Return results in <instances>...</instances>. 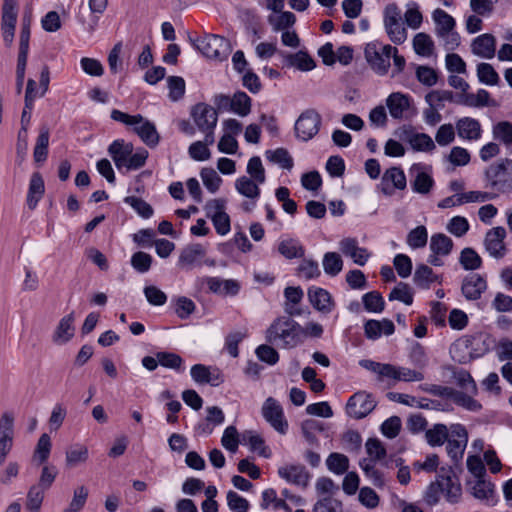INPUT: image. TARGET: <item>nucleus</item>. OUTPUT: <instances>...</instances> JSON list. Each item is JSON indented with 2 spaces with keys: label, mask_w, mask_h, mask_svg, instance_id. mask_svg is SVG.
Returning a JSON list of instances; mask_svg holds the SVG:
<instances>
[{
  "label": "nucleus",
  "mask_w": 512,
  "mask_h": 512,
  "mask_svg": "<svg viewBox=\"0 0 512 512\" xmlns=\"http://www.w3.org/2000/svg\"><path fill=\"white\" fill-rule=\"evenodd\" d=\"M452 469L442 467L436 480L428 486L425 493V501L428 505L434 506L443 494L450 503H457L460 500L462 489L458 479L452 476Z\"/></svg>",
  "instance_id": "nucleus-2"
},
{
  "label": "nucleus",
  "mask_w": 512,
  "mask_h": 512,
  "mask_svg": "<svg viewBox=\"0 0 512 512\" xmlns=\"http://www.w3.org/2000/svg\"><path fill=\"white\" fill-rule=\"evenodd\" d=\"M425 101L429 106L436 105L439 108L444 107V102H455L456 98L450 90H433L425 96Z\"/></svg>",
  "instance_id": "nucleus-57"
},
{
  "label": "nucleus",
  "mask_w": 512,
  "mask_h": 512,
  "mask_svg": "<svg viewBox=\"0 0 512 512\" xmlns=\"http://www.w3.org/2000/svg\"><path fill=\"white\" fill-rule=\"evenodd\" d=\"M326 465L329 471L342 475L349 469V459L344 454L333 452L327 457Z\"/></svg>",
  "instance_id": "nucleus-45"
},
{
  "label": "nucleus",
  "mask_w": 512,
  "mask_h": 512,
  "mask_svg": "<svg viewBox=\"0 0 512 512\" xmlns=\"http://www.w3.org/2000/svg\"><path fill=\"white\" fill-rule=\"evenodd\" d=\"M243 438L249 445L251 451L257 452L264 458H269L271 456L269 448L265 445L264 439L260 435L248 431L243 435Z\"/></svg>",
  "instance_id": "nucleus-48"
},
{
  "label": "nucleus",
  "mask_w": 512,
  "mask_h": 512,
  "mask_svg": "<svg viewBox=\"0 0 512 512\" xmlns=\"http://www.w3.org/2000/svg\"><path fill=\"white\" fill-rule=\"evenodd\" d=\"M437 389L441 390L439 394H445L451 397L456 405L461 406L469 411L476 412L482 408L481 404L472 397V394L463 391L453 390L448 387L438 386Z\"/></svg>",
  "instance_id": "nucleus-26"
},
{
  "label": "nucleus",
  "mask_w": 512,
  "mask_h": 512,
  "mask_svg": "<svg viewBox=\"0 0 512 512\" xmlns=\"http://www.w3.org/2000/svg\"><path fill=\"white\" fill-rule=\"evenodd\" d=\"M247 173L250 175L249 178L253 179L255 182H258L259 184L265 183V169L259 156H253L249 159L247 164Z\"/></svg>",
  "instance_id": "nucleus-61"
},
{
  "label": "nucleus",
  "mask_w": 512,
  "mask_h": 512,
  "mask_svg": "<svg viewBox=\"0 0 512 512\" xmlns=\"http://www.w3.org/2000/svg\"><path fill=\"white\" fill-rule=\"evenodd\" d=\"M251 98L243 91L236 92L232 97L231 111L241 117L251 112Z\"/></svg>",
  "instance_id": "nucleus-44"
},
{
  "label": "nucleus",
  "mask_w": 512,
  "mask_h": 512,
  "mask_svg": "<svg viewBox=\"0 0 512 512\" xmlns=\"http://www.w3.org/2000/svg\"><path fill=\"white\" fill-rule=\"evenodd\" d=\"M278 251L287 259L302 258L305 254L304 247L294 239L283 240L279 243Z\"/></svg>",
  "instance_id": "nucleus-43"
},
{
  "label": "nucleus",
  "mask_w": 512,
  "mask_h": 512,
  "mask_svg": "<svg viewBox=\"0 0 512 512\" xmlns=\"http://www.w3.org/2000/svg\"><path fill=\"white\" fill-rule=\"evenodd\" d=\"M45 191L44 181L40 173L35 172L32 174L29 190L27 194V205L30 209H34Z\"/></svg>",
  "instance_id": "nucleus-33"
},
{
  "label": "nucleus",
  "mask_w": 512,
  "mask_h": 512,
  "mask_svg": "<svg viewBox=\"0 0 512 512\" xmlns=\"http://www.w3.org/2000/svg\"><path fill=\"white\" fill-rule=\"evenodd\" d=\"M308 299L310 304L322 313H330L333 309L331 294L320 287H311L308 289Z\"/></svg>",
  "instance_id": "nucleus-28"
},
{
  "label": "nucleus",
  "mask_w": 512,
  "mask_h": 512,
  "mask_svg": "<svg viewBox=\"0 0 512 512\" xmlns=\"http://www.w3.org/2000/svg\"><path fill=\"white\" fill-rule=\"evenodd\" d=\"M263 418L279 433L285 434L288 423L284 418L281 405L273 397H268L262 406Z\"/></svg>",
  "instance_id": "nucleus-13"
},
{
  "label": "nucleus",
  "mask_w": 512,
  "mask_h": 512,
  "mask_svg": "<svg viewBox=\"0 0 512 512\" xmlns=\"http://www.w3.org/2000/svg\"><path fill=\"white\" fill-rule=\"evenodd\" d=\"M488 187L498 194L512 193V160L506 158L490 165L485 170Z\"/></svg>",
  "instance_id": "nucleus-4"
},
{
  "label": "nucleus",
  "mask_w": 512,
  "mask_h": 512,
  "mask_svg": "<svg viewBox=\"0 0 512 512\" xmlns=\"http://www.w3.org/2000/svg\"><path fill=\"white\" fill-rule=\"evenodd\" d=\"M265 338L270 344L291 349L302 342V326L290 317L281 316L268 327Z\"/></svg>",
  "instance_id": "nucleus-1"
},
{
  "label": "nucleus",
  "mask_w": 512,
  "mask_h": 512,
  "mask_svg": "<svg viewBox=\"0 0 512 512\" xmlns=\"http://www.w3.org/2000/svg\"><path fill=\"white\" fill-rule=\"evenodd\" d=\"M506 236V229L502 226L493 227L486 232L484 247L491 257L501 259L506 255L507 247L504 242Z\"/></svg>",
  "instance_id": "nucleus-12"
},
{
  "label": "nucleus",
  "mask_w": 512,
  "mask_h": 512,
  "mask_svg": "<svg viewBox=\"0 0 512 512\" xmlns=\"http://www.w3.org/2000/svg\"><path fill=\"white\" fill-rule=\"evenodd\" d=\"M413 49L419 56L430 57L434 51V42L430 35L420 32L413 38Z\"/></svg>",
  "instance_id": "nucleus-42"
},
{
  "label": "nucleus",
  "mask_w": 512,
  "mask_h": 512,
  "mask_svg": "<svg viewBox=\"0 0 512 512\" xmlns=\"http://www.w3.org/2000/svg\"><path fill=\"white\" fill-rule=\"evenodd\" d=\"M133 152L132 143H126L122 139L113 141L108 147V153L115 163L118 170L126 165V159Z\"/></svg>",
  "instance_id": "nucleus-30"
},
{
  "label": "nucleus",
  "mask_w": 512,
  "mask_h": 512,
  "mask_svg": "<svg viewBox=\"0 0 512 512\" xmlns=\"http://www.w3.org/2000/svg\"><path fill=\"white\" fill-rule=\"evenodd\" d=\"M459 262L465 270H476L482 266V258L470 247H466L461 251Z\"/></svg>",
  "instance_id": "nucleus-50"
},
{
  "label": "nucleus",
  "mask_w": 512,
  "mask_h": 512,
  "mask_svg": "<svg viewBox=\"0 0 512 512\" xmlns=\"http://www.w3.org/2000/svg\"><path fill=\"white\" fill-rule=\"evenodd\" d=\"M377 403L373 396L365 391L354 393L346 404L348 416L354 419H362L369 415L376 407Z\"/></svg>",
  "instance_id": "nucleus-10"
},
{
  "label": "nucleus",
  "mask_w": 512,
  "mask_h": 512,
  "mask_svg": "<svg viewBox=\"0 0 512 512\" xmlns=\"http://www.w3.org/2000/svg\"><path fill=\"white\" fill-rule=\"evenodd\" d=\"M340 251L347 257H350L355 264L364 266L368 261L370 254L366 248L359 247L355 238L347 237L339 242Z\"/></svg>",
  "instance_id": "nucleus-20"
},
{
  "label": "nucleus",
  "mask_w": 512,
  "mask_h": 512,
  "mask_svg": "<svg viewBox=\"0 0 512 512\" xmlns=\"http://www.w3.org/2000/svg\"><path fill=\"white\" fill-rule=\"evenodd\" d=\"M432 18L435 23L436 36L442 35L445 32H449L450 30L455 29V19L441 8L434 10Z\"/></svg>",
  "instance_id": "nucleus-38"
},
{
  "label": "nucleus",
  "mask_w": 512,
  "mask_h": 512,
  "mask_svg": "<svg viewBox=\"0 0 512 512\" xmlns=\"http://www.w3.org/2000/svg\"><path fill=\"white\" fill-rule=\"evenodd\" d=\"M191 117L199 131L204 133L209 144L215 142L214 131L218 122V113L215 108L206 103H197L192 107Z\"/></svg>",
  "instance_id": "nucleus-8"
},
{
  "label": "nucleus",
  "mask_w": 512,
  "mask_h": 512,
  "mask_svg": "<svg viewBox=\"0 0 512 512\" xmlns=\"http://www.w3.org/2000/svg\"><path fill=\"white\" fill-rule=\"evenodd\" d=\"M364 308L368 312L380 313L385 308V301L378 291H371L362 296Z\"/></svg>",
  "instance_id": "nucleus-54"
},
{
  "label": "nucleus",
  "mask_w": 512,
  "mask_h": 512,
  "mask_svg": "<svg viewBox=\"0 0 512 512\" xmlns=\"http://www.w3.org/2000/svg\"><path fill=\"white\" fill-rule=\"evenodd\" d=\"M467 486L475 498L485 501L488 505H493L496 502L494 485L486 481L484 477L468 481Z\"/></svg>",
  "instance_id": "nucleus-22"
},
{
  "label": "nucleus",
  "mask_w": 512,
  "mask_h": 512,
  "mask_svg": "<svg viewBox=\"0 0 512 512\" xmlns=\"http://www.w3.org/2000/svg\"><path fill=\"white\" fill-rule=\"evenodd\" d=\"M259 185L258 182L247 176L239 177L235 181L236 191L242 196L253 200H257L260 197L261 190Z\"/></svg>",
  "instance_id": "nucleus-36"
},
{
  "label": "nucleus",
  "mask_w": 512,
  "mask_h": 512,
  "mask_svg": "<svg viewBox=\"0 0 512 512\" xmlns=\"http://www.w3.org/2000/svg\"><path fill=\"white\" fill-rule=\"evenodd\" d=\"M206 255V249L200 243L186 246L180 253L178 264L187 269L202 265V259Z\"/></svg>",
  "instance_id": "nucleus-21"
},
{
  "label": "nucleus",
  "mask_w": 512,
  "mask_h": 512,
  "mask_svg": "<svg viewBox=\"0 0 512 512\" xmlns=\"http://www.w3.org/2000/svg\"><path fill=\"white\" fill-rule=\"evenodd\" d=\"M45 491L40 486H31L27 494L26 508L31 512H39Z\"/></svg>",
  "instance_id": "nucleus-63"
},
{
  "label": "nucleus",
  "mask_w": 512,
  "mask_h": 512,
  "mask_svg": "<svg viewBox=\"0 0 512 512\" xmlns=\"http://www.w3.org/2000/svg\"><path fill=\"white\" fill-rule=\"evenodd\" d=\"M361 469L365 473L366 477H368L374 486L383 487L385 485V480L383 474L375 468V464L372 459H363L359 463Z\"/></svg>",
  "instance_id": "nucleus-56"
},
{
  "label": "nucleus",
  "mask_w": 512,
  "mask_h": 512,
  "mask_svg": "<svg viewBox=\"0 0 512 512\" xmlns=\"http://www.w3.org/2000/svg\"><path fill=\"white\" fill-rule=\"evenodd\" d=\"M111 118L126 126H132L133 131L139 136L142 142L150 148H155L160 142V135L153 122L145 119L142 115H129L118 109L111 111Z\"/></svg>",
  "instance_id": "nucleus-3"
},
{
  "label": "nucleus",
  "mask_w": 512,
  "mask_h": 512,
  "mask_svg": "<svg viewBox=\"0 0 512 512\" xmlns=\"http://www.w3.org/2000/svg\"><path fill=\"white\" fill-rule=\"evenodd\" d=\"M89 458V451L85 445L75 444L65 453L66 466L69 468L84 464Z\"/></svg>",
  "instance_id": "nucleus-37"
},
{
  "label": "nucleus",
  "mask_w": 512,
  "mask_h": 512,
  "mask_svg": "<svg viewBox=\"0 0 512 512\" xmlns=\"http://www.w3.org/2000/svg\"><path fill=\"white\" fill-rule=\"evenodd\" d=\"M74 323V313L71 312L70 314L64 316L58 323L53 336L52 340L57 345H63L70 341L74 336L75 327L73 325Z\"/></svg>",
  "instance_id": "nucleus-31"
},
{
  "label": "nucleus",
  "mask_w": 512,
  "mask_h": 512,
  "mask_svg": "<svg viewBox=\"0 0 512 512\" xmlns=\"http://www.w3.org/2000/svg\"><path fill=\"white\" fill-rule=\"evenodd\" d=\"M207 215L211 217L215 230L220 235H226L230 231V217L224 211L225 202L222 199H214L206 205Z\"/></svg>",
  "instance_id": "nucleus-16"
},
{
  "label": "nucleus",
  "mask_w": 512,
  "mask_h": 512,
  "mask_svg": "<svg viewBox=\"0 0 512 512\" xmlns=\"http://www.w3.org/2000/svg\"><path fill=\"white\" fill-rule=\"evenodd\" d=\"M455 129L458 137L464 141L476 142L481 139L483 129L480 121L465 116L456 120Z\"/></svg>",
  "instance_id": "nucleus-17"
},
{
  "label": "nucleus",
  "mask_w": 512,
  "mask_h": 512,
  "mask_svg": "<svg viewBox=\"0 0 512 512\" xmlns=\"http://www.w3.org/2000/svg\"><path fill=\"white\" fill-rule=\"evenodd\" d=\"M192 45L207 58L223 61L231 52L230 42L222 36L206 34L202 38L191 39Z\"/></svg>",
  "instance_id": "nucleus-6"
},
{
  "label": "nucleus",
  "mask_w": 512,
  "mask_h": 512,
  "mask_svg": "<svg viewBox=\"0 0 512 512\" xmlns=\"http://www.w3.org/2000/svg\"><path fill=\"white\" fill-rule=\"evenodd\" d=\"M493 138L505 146L512 145V123L509 121H500L492 128Z\"/></svg>",
  "instance_id": "nucleus-51"
},
{
  "label": "nucleus",
  "mask_w": 512,
  "mask_h": 512,
  "mask_svg": "<svg viewBox=\"0 0 512 512\" xmlns=\"http://www.w3.org/2000/svg\"><path fill=\"white\" fill-rule=\"evenodd\" d=\"M267 158L278 164L281 168L291 170L293 168V158L284 148H277L274 151H267Z\"/></svg>",
  "instance_id": "nucleus-62"
},
{
  "label": "nucleus",
  "mask_w": 512,
  "mask_h": 512,
  "mask_svg": "<svg viewBox=\"0 0 512 512\" xmlns=\"http://www.w3.org/2000/svg\"><path fill=\"white\" fill-rule=\"evenodd\" d=\"M434 186L433 178L426 172H418L411 181V188L415 193L428 194Z\"/></svg>",
  "instance_id": "nucleus-60"
},
{
  "label": "nucleus",
  "mask_w": 512,
  "mask_h": 512,
  "mask_svg": "<svg viewBox=\"0 0 512 512\" xmlns=\"http://www.w3.org/2000/svg\"><path fill=\"white\" fill-rule=\"evenodd\" d=\"M284 64L288 67H295L301 71H310L314 69L315 62L313 58L305 51H298L294 54L282 53Z\"/></svg>",
  "instance_id": "nucleus-32"
},
{
  "label": "nucleus",
  "mask_w": 512,
  "mask_h": 512,
  "mask_svg": "<svg viewBox=\"0 0 512 512\" xmlns=\"http://www.w3.org/2000/svg\"><path fill=\"white\" fill-rule=\"evenodd\" d=\"M14 439V415L11 412H4L0 417V465L13 447Z\"/></svg>",
  "instance_id": "nucleus-15"
},
{
  "label": "nucleus",
  "mask_w": 512,
  "mask_h": 512,
  "mask_svg": "<svg viewBox=\"0 0 512 512\" xmlns=\"http://www.w3.org/2000/svg\"><path fill=\"white\" fill-rule=\"evenodd\" d=\"M389 379L398 380V381H422L424 379V375L422 372L413 370L407 367H396L393 365L392 371L388 375Z\"/></svg>",
  "instance_id": "nucleus-46"
},
{
  "label": "nucleus",
  "mask_w": 512,
  "mask_h": 512,
  "mask_svg": "<svg viewBox=\"0 0 512 512\" xmlns=\"http://www.w3.org/2000/svg\"><path fill=\"white\" fill-rule=\"evenodd\" d=\"M453 378L457 386L460 387L463 390V392H467L472 395L477 394L476 383L468 371L464 369L454 371Z\"/></svg>",
  "instance_id": "nucleus-49"
},
{
  "label": "nucleus",
  "mask_w": 512,
  "mask_h": 512,
  "mask_svg": "<svg viewBox=\"0 0 512 512\" xmlns=\"http://www.w3.org/2000/svg\"><path fill=\"white\" fill-rule=\"evenodd\" d=\"M321 115L315 109L303 111L295 122V135L302 141H309L314 138L321 127Z\"/></svg>",
  "instance_id": "nucleus-9"
},
{
  "label": "nucleus",
  "mask_w": 512,
  "mask_h": 512,
  "mask_svg": "<svg viewBox=\"0 0 512 512\" xmlns=\"http://www.w3.org/2000/svg\"><path fill=\"white\" fill-rule=\"evenodd\" d=\"M324 272L329 276L338 275L343 268V260L340 254L336 252H327L323 256L322 261Z\"/></svg>",
  "instance_id": "nucleus-47"
},
{
  "label": "nucleus",
  "mask_w": 512,
  "mask_h": 512,
  "mask_svg": "<svg viewBox=\"0 0 512 512\" xmlns=\"http://www.w3.org/2000/svg\"><path fill=\"white\" fill-rule=\"evenodd\" d=\"M461 289L466 299L477 300L487 289V282L479 274H470L464 278Z\"/></svg>",
  "instance_id": "nucleus-23"
},
{
  "label": "nucleus",
  "mask_w": 512,
  "mask_h": 512,
  "mask_svg": "<svg viewBox=\"0 0 512 512\" xmlns=\"http://www.w3.org/2000/svg\"><path fill=\"white\" fill-rule=\"evenodd\" d=\"M388 299L390 301L398 300L406 305H411L413 303V291L407 283L399 282L391 290Z\"/></svg>",
  "instance_id": "nucleus-55"
},
{
  "label": "nucleus",
  "mask_w": 512,
  "mask_h": 512,
  "mask_svg": "<svg viewBox=\"0 0 512 512\" xmlns=\"http://www.w3.org/2000/svg\"><path fill=\"white\" fill-rule=\"evenodd\" d=\"M366 452L369 455L370 459H372L373 463L375 461H381L382 464L386 467H390L395 465L400 466L402 464L401 458L389 459L386 460V449L383 446L382 442L377 438H369L365 444Z\"/></svg>",
  "instance_id": "nucleus-25"
},
{
  "label": "nucleus",
  "mask_w": 512,
  "mask_h": 512,
  "mask_svg": "<svg viewBox=\"0 0 512 512\" xmlns=\"http://www.w3.org/2000/svg\"><path fill=\"white\" fill-rule=\"evenodd\" d=\"M159 364L165 368L175 371H183V359L180 355L173 352H157Z\"/></svg>",
  "instance_id": "nucleus-59"
},
{
  "label": "nucleus",
  "mask_w": 512,
  "mask_h": 512,
  "mask_svg": "<svg viewBox=\"0 0 512 512\" xmlns=\"http://www.w3.org/2000/svg\"><path fill=\"white\" fill-rule=\"evenodd\" d=\"M278 475L290 484L306 488L311 475L301 464L285 465L278 469Z\"/></svg>",
  "instance_id": "nucleus-18"
},
{
  "label": "nucleus",
  "mask_w": 512,
  "mask_h": 512,
  "mask_svg": "<svg viewBox=\"0 0 512 512\" xmlns=\"http://www.w3.org/2000/svg\"><path fill=\"white\" fill-rule=\"evenodd\" d=\"M477 77L483 84L494 86L500 82V77L493 66L489 63L477 65Z\"/></svg>",
  "instance_id": "nucleus-52"
},
{
  "label": "nucleus",
  "mask_w": 512,
  "mask_h": 512,
  "mask_svg": "<svg viewBox=\"0 0 512 512\" xmlns=\"http://www.w3.org/2000/svg\"><path fill=\"white\" fill-rule=\"evenodd\" d=\"M413 281L421 289H429L431 284L439 282V276L426 264H419L414 272Z\"/></svg>",
  "instance_id": "nucleus-34"
},
{
  "label": "nucleus",
  "mask_w": 512,
  "mask_h": 512,
  "mask_svg": "<svg viewBox=\"0 0 512 512\" xmlns=\"http://www.w3.org/2000/svg\"><path fill=\"white\" fill-rule=\"evenodd\" d=\"M17 22V3L4 0L2 6L1 31L6 46H11L14 40Z\"/></svg>",
  "instance_id": "nucleus-14"
},
{
  "label": "nucleus",
  "mask_w": 512,
  "mask_h": 512,
  "mask_svg": "<svg viewBox=\"0 0 512 512\" xmlns=\"http://www.w3.org/2000/svg\"><path fill=\"white\" fill-rule=\"evenodd\" d=\"M383 183L391 182L393 187L399 190L406 188V176L400 167H391L385 171L382 177Z\"/></svg>",
  "instance_id": "nucleus-53"
},
{
  "label": "nucleus",
  "mask_w": 512,
  "mask_h": 512,
  "mask_svg": "<svg viewBox=\"0 0 512 512\" xmlns=\"http://www.w3.org/2000/svg\"><path fill=\"white\" fill-rule=\"evenodd\" d=\"M429 247L436 255L447 256L452 251L453 241L443 233H436L431 236Z\"/></svg>",
  "instance_id": "nucleus-40"
},
{
  "label": "nucleus",
  "mask_w": 512,
  "mask_h": 512,
  "mask_svg": "<svg viewBox=\"0 0 512 512\" xmlns=\"http://www.w3.org/2000/svg\"><path fill=\"white\" fill-rule=\"evenodd\" d=\"M383 25L390 41L396 45L403 44L408 36L402 20L401 9L396 3H389L383 10Z\"/></svg>",
  "instance_id": "nucleus-7"
},
{
  "label": "nucleus",
  "mask_w": 512,
  "mask_h": 512,
  "mask_svg": "<svg viewBox=\"0 0 512 512\" xmlns=\"http://www.w3.org/2000/svg\"><path fill=\"white\" fill-rule=\"evenodd\" d=\"M400 138L407 141L416 151L431 152L436 146L432 138L426 133H416L411 126L404 127Z\"/></svg>",
  "instance_id": "nucleus-19"
},
{
  "label": "nucleus",
  "mask_w": 512,
  "mask_h": 512,
  "mask_svg": "<svg viewBox=\"0 0 512 512\" xmlns=\"http://www.w3.org/2000/svg\"><path fill=\"white\" fill-rule=\"evenodd\" d=\"M49 129L47 127H42L40 129V133L36 139V144L33 151V157L35 162L40 163L44 162L48 156V146H49Z\"/></svg>",
  "instance_id": "nucleus-41"
},
{
  "label": "nucleus",
  "mask_w": 512,
  "mask_h": 512,
  "mask_svg": "<svg viewBox=\"0 0 512 512\" xmlns=\"http://www.w3.org/2000/svg\"><path fill=\"white\" fill-rule=\"evenodd\" d=\"M410 100L409 95L400 92L391 93L386 99V105L391 117L394 119L403 118L405 112L410 108Z\"/></svg>",
  "instance_id": "nucleus-29"
},
{
  "label": "nucleus",
  "mask_w": 512,
  "mask_h": 512,
  "mask_svg": "<svg viewBox=\"0 0 512 512\" xmlns=\"http://www.w3.org/2000/svg\"><path fill=\"white\" fill-rule=\"evenodd\" d=\"M392 52H397V48L389 44L384 45L379 41L369 42L364 48L367 63L379 75H385L388 72Z\"/></svg>",
  "instance_id": "nucleus-5"
},
{
  "label": "nucleus",
  "mask_w": 512,
  "mask_h": 512,
  "mask_svg": "<svg viewBox=\"0 0 512 512\" xmlns=\"http://www.w3.org/2000/svg\"><path fill=\"white\" fill-rule=\"evenodd\" d=\"M395 331L394 323L389 319L375 320L370 319L364 323V334L370 340H376L382 334L389 336Z\"/></svg>",
  "instance_id": "nucleus-24"
},
{
  "label": "nucleus",
  "mask_w": 512,
  "mask_h": 512,
  "mask_svg": "<svg viewBox=\"0 0 512 512\" xmlns=\"http://www.w3.org/2000/svg\"><path fill=\"white\" fill-rule=\"evenodd\" d=\"M51 439L47 433H43L38 439L37 445L35 447L32 461L36 465H43L49 459L51 453Z\"/></svg>",
  "instance_id": "nucleus-39"
},
{
  "label": "nucleus",
  "mask_w": 512,
  "mask_h": 512,
  "mask_svg": "<svg viewBox=\"0 0 512 512\" xmlns=\"http://www.w3.org/2000/svg\"><path fill=\"white\" fill-rule=\"evenodd\" d=\"M450 436V428L445 424L437 423L425 432V439L431 447L442 446Z\"/></svg>",
  "instance_id": "nucleus-35"
},
{
  "label": "nucleus",
  "mask_w": 512,
  "mask_h": 512,
  "mask_svg": "<svg viewBox=\"0 0 512 512\" xmlns=\"http://www.w3.org/2000/svg\"><path fill=\"white\" fill-rule=\"evenodd\" d=\"M471 51L474 55L491 59L496 51V39L492 34L486 33L476 37L471 44Z\"/></svg>",
  "instance_id": "nucleus-27"
},
{
  "label": "nucleus",
  "mask_w": 512,
  "mask_h": 512,
  "mask_svg": "<svg viewBox=\"0 0 512 512\" xmlns=\"http://www.w3.org/2000/svg\"><path fill=\"white\" fill-rule=\"evenodd\" d=\"M342 503L331 497H324L318 500L314 506L312 512H341Z\"/></svg>",
  "instance_id": "nucleus-64"
},
{
  "label": "nucleus",
  "mask_w": 512,
  "mask_h": 512,
  "mask_svg": "<svg viewBox=\"0 0 512 512\" xmlns=\"http://www.w3.org/2000/svg\"><path fill=\"white\" fill-rule=\"evenodd\" d=\"M447 454L454 463L463 458L465 448L468 442V432L462 424H452L450 426V436L447 439Z\"/></svg>",
  "instance_id": "nucleus-11"
},
{
  "label": "nucleus",
  "mask_w": 512,
  "mask_h": 512,
  "mask_svg": "<svg viewBox=\"0 0 512 512\" xmlns=\"http://www.w3.org/2000/svg\"><path fill=\"white\" fill-rule=\"evenodd\" d=\"M407 244L412 249H419L426 246L428 241V232L425 226L420 225L412 229L407 235Z\"/></svg>",
  "instance_id": "nucleus-58"
}]
</instances>
